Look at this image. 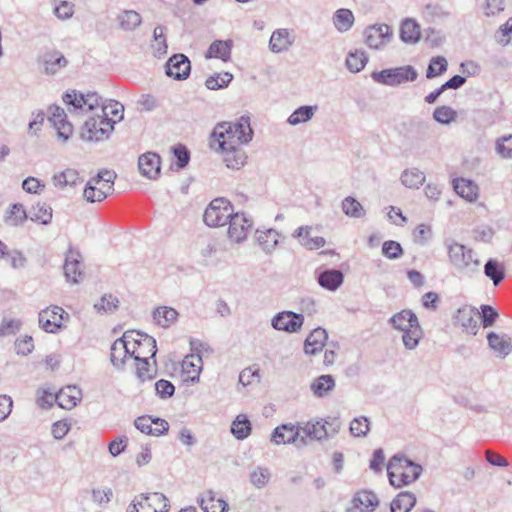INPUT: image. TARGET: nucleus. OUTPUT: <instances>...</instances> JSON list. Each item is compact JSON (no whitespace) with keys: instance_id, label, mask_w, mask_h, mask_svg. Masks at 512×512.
<instances>
[{"instance_id":"obj_35","label":"nucleus","mask_w":512,"mask_h":512,"mask_svg":"<svg viewBox=\"0 0 512 512\" xmlns=\"http://www.w3.org/2000/svg\"><path fill=\"white\" fill-rule=\"evenodd\" d=\"M455 192L468 202H474L478 198V186L465 178L455 179L453 182Z\"/></svg>"},{"instance_id":"obj_51","label":"nucleus","mask_w":512,"mask_h":512,"mask_svg":"<svg viewBox=\"0 0 512 512\" xmlns=\"http://www.w3.org/2000/svg\"><path fill=\"white\" fill-rule=\"evenodd\" d=\"M448 62L443 56H435L430 59L426 70V78L433 79L441 76L447 71Z\"/></svg>"},{"instance_id":"obj_8","label":"nucleus","mask_w":512,"mask_h":512,"mask_svg":"<svg viewBox=\"0 0 512 512\" xmlns=\"http://www.w3.org/2000/svg\"><path fill=\"white\" fill-rule=\"evenodd\" d=\"M228 239L235 244L243 243L253 227V219L244 212H234L228 220Z\"/></svg>"},{"instance_id":"obj_41","label":"nucleus","mask_w":512,"mask_h":512,"mask_svg":"<svg viewBox=\"0 0 512 512\" xmlns=\"http://www.w3.org/2000/svg\"><path fill=\"white\" fill-rule=\"evenodd\" d=\"M252 426L247 415L239 414L233 420L230 431L238 440H244L251 434Z\"/></svg>"},{"instance_id":"obj_64","label":"nucleus","mask_w":512,"mask_h":512,"mask_svg":"<svg viewBox=\"0 0 512 512\" xmlns=\"http://www.w3.org/2000/svg\"><path fill=\"white\" fill-rule=\"evenodd\" d=\"M119 300L117 297L109 294L104 295L98 303L94 305L95 309L103 312H113L118 308Z\"/></svg>"},{"instance_id":"obj_31","label":"nucleus","mask_w":512,"mask_h":512,"mask_svg":"<svg viewBox=\"0 0 512 512\" xmlns=\"http://www.w3.org/2000/svg\"><path fill=\"white\" fill-rule=\"evenodd\" d=\"M220 152L223 154V161L230 169L239 170L246 163L247 156L241 145L229 146V148L220 150Z\"/></svg>"},{"instance_id":"obj_58","label":"nucleus","mask_w":512,"mask_h":512,"mask_svg":"<svg viewBox=\"0 0 512 512\" xmlns=\"http://www.w3.org/2000/svg\"><path fill=\"white\" fill-rule=\"evenodd\" d=\"M497 154L503 159H512V135L498 138L495 143Z\"/></svg>"},{"instance_id":"obj_49","label":"nucleus","mask_w":512,"mask_h":512,"mask_svg":"<svg viewBox=\"0 0 512 512\" xmlns=\"http://www.w3.org/2000/svg\"><path fill=\"white\" fill-rule=\"evenodd\" d=\"M333 23L339 32H346L354 23L353 13L349 9H339L333 17Z\"/></svg>"},{"instance_id":"obj_10","label":"nucleus","mask_w":512,"mask_h":512,"mask_svg":"<svg viewBox=\"0 0 512 512\" xmlns=\"http://www.w3.org/2000/svg\"><path fill=\"white\" fill-rule=\"evenodd\" d=\"M134 336H137L134 330L127 331L123 336L114 341L111 346L110 361L112 365L118 369H123L127 359L131 358V347Z\"/></svg>"},{"instance_id":"obj_56","label":"nucleus","mask_w":512,"mask_h":512,"mask_svg":"<svg viewBox=\"0 0 512 512\" xmlns=\"http://www.w3.org/2000/svg\"><path fill=\"white\" fill-rule=\"evenodd\" d=\"M353 437H365L370 431V421L366 416L354 418L349 427Z\"/></svg>"},{"instance_id":"obj_48","label":"nucleus","mask_w":512,"mask_h":512,"mask_svg":"<svg viewBox=\"0 0 512 512\" xmlns=\"http://www.w3.org/2000/svg\"><path fill=\"white\" fill-rule=\"evenodd\" d=\"M343 213L351 218H362L365 216V209L354 197L348 196L341 203Z\"/></svg>"},{"instance_id":"obj_54","label":"nucleus","mask_w":512,"mask_h":512,"mask_svg":"<svg viewBox=\"0 0 512 512\" xmlns=\"http://www.w3.org/2000/svg\"><path fill=\"white\" fill-rule=\"evenodd\" d=\"M233 75L229 72L216 73L208 77L205 86L209 90H216L227 87L232 81Z\"/></svg>"},{"instance_id":"obj_47","label":"nucleus","mask_w":512,"mask_h":512,"mask_svg":"<svg viewBox=\"0 0 512 512\" xmlns=\"http://www.w3.org/2000/svg\"><path fill=\"white\" fill-rule=\"evenodd\" d=\"M485 275L497 286L505 277L504 266L495 259H489L484 266Z\"/></svg>"},{"instance_id":"obj_27","label":"nucleus","mask_w":512,"mask_h":512,"mask_svg":"<svg viewBox=\"0 0 512 512\" xmlns=\"http://www.w3.org/2000/svg\"><path fill=\"white\" fill-rule=\"evenodd\" d=\"M328 339L325 329L318 327L314 329L304 342V352L307 355H315L322 351Z\"/></svg>"},{"instance_id":"obj_37","label":"nucleus","mask_w":512,"mask_h":512,"mask_svg":"<svg viewBox=\"0 0 512 512\" xmlns=\"http://www.w3.org/2000/svg\"><path fill=\"white\" fill-rule=\"evenodd\" d=\"M391 325L400 331L410 329L414 324H419L418 318L411 310H402L390 319Z\"/></svg>"},{"instance_id":"obj_16","label":"nucleus","mask_w":512,"mask_h":512,"mask_svg":"<svg viewBox=\"0 0 512 512\" xmlns=\"http://www.w3.org/2000/svg\"><path fill=\"white\" fill-rule=\"evenodd\" d=\"M64 310L59 306H51L39 313V326L46 332L56 333L62 327Z\"/></svg>"},{"instance_id":"obj_57","label":"nucleus","mask_w":512,"mask_h":512,"mask_svg":"<svg viewBox=\"0 0 512 512\" xmlns=\"http://www.w3.org/2000/svg\"><path fill=\"white\" fill-rule=\"evenodd\" d=\"M79 180V173L75 169H66L63 172L54 175L53 181L56 186L76 185Z\"/></svg>"},{"instance_id":"obj_17","label":"nucleus","mask_w":512,"mask_h":512,"mask_svg":"<svg viewBox=\"0 0 512 512\" xmlns=\"http://www.w3.org/2000/svg\"><path fill=\"white\" fill-rule=\"evenodd\" d=\"M366 44L373 49H380L390 42L392 30L386 24L374 25L365 30Z\"/></svg>"},{"instance_id":"obj_12","label":"nucleus","mask_w":512,"mask_h":512,"mask_svg":"<svg viewBox=\"0 0 512 512\" xmlns=\"http://www.w3.org/2000/svg\"><path fill=\"white\" fill-rule=\"evenodd\" d=\"M304 323V316L292 311H282L277 313L271 320V325L275 330L288 333H297L301 330Z\"/></svg>"},{"instance_id":"obj_25","label":"nucleus","mask_w":512,"mask_h":512,"mask_svg":"<svg viewBox=\"0 0 512 512\" xmlns=\"http://www.w3.org/2000/svg\"><path fill=\"white\" fill-rule=\"evenodd\" d=\"M140 173L148 179H156L161 170L160 156L154 152L142 154L138 159Z\"/></svg>"},{"instance_id":"obj_53","label":"nucleus","mask_w":512,"mask_h":512,"mask_svg":"<svg viewBox=\"0 0 512 512\" xmlns=\"http://www.w3.org/2000/svg\"><path fill=\"white\" fill-rule=\"evenodd\" d=\"M423 17L429 22H436L447 18L450 13L439 4H427L422 11Z\"/></svg>"},{"instance_id":"obj_30","label":"nucleus","mask_w":512,"mask_h":512,"mask_svg":"<svg viewBox=\"0 0 512 512\" xmlns=\"http://www.w3.org/2000/svg\"><path fill=\"white\" fill-rule=\"evenodd\" d=\"M81 390L76 386H67L55 395V401L64 409H72L81 400Z\"/></svg>"},{"instance_id":"obj_24","label":"nucleus","mask_w":512,"mask_h":512,"mask_svg":"<svg viewBox=\"0 0 512 512\" xmlns=\"http://www.w3.org/2000/svg\"><path fill=\"white\" fill-rule=\"evenodd\" d=\"M295 41L293 31L280 28L273 31L269 40V49L273 53H282L290 49Z\"/></svg>"},{"instance_id":"obj_5","label":"nucleus","mask_w":512,"mask_h":512,"mask_svg":"<svg viewBox=\"0 0 512 512\" xmlns=\"http://www.w3.org/2000/svg\"><path fill=\"white\" fill-rule=\"evenodd\" d=\"M63 101L72 107L69 108L70 112H91L95 115L100 112L101 104L104 103L102 98L95 92L84 95L76 90L66 92L63 95Z\"/></svg>"},{"instance_id":"obj_43","label":"nucleus","mask_w":512,"mask_h":512,"mask_svg":"<svg viewBox=\"0 0 512 512\" xmlns=\"http://www.w3.org/2000/svg\"><path fill=\"white\" fill-rule=\"evenodd\" d=\"M400 38L405 43H416L420 38L419 25L412 19L403 21L400 28Z\"/></svg>"},{"instance_id":"obj_46","label":"nucleus","mask_w":512,"mask_h":512,"mask_svg":"<svg viewBox=\"0 0 512 512\" xmlns=\"http://www.w3.org/2000/svg\"><path fill=\"white\" fill-rule=\"evenodd\" d=\"M52 209L45 203H38L32 207L29 212V218L34 221L47 225L52 220Z\"/></svg>"},{"instance_id":"obj_20","label":"nucleus","mask_w":512,"mask_h":512,"mask_svg":"<svg viewBox=\"0 0 512 512\" xmlns=\"http://www.w3.org/2000/svg\"><path fill=\"white\" fill-rule=\"evenodd\" d=\"M479 315V311L476 308L463 306L458 309L455 319L465 333L476 335L479 329Z\"/></svg>"},{"instance_id":"obj_28","label":"nucleus","mask_w":512,"mask_h":512,"mask_svg":"<svg viewBox=\"0 0 512 512\" xmlns=\"http://www.w3.org/2000/svg\"><path fill=\"white\" fill-rule=\"evenodd\" d=\"M343 281L344 275L337 269L319 271L317 275L318 284L328 291H336L342 285Z\"/></svg>"},{"instance_id":"obj_38","label":"nucleus","mask_w":512,"mask_h":512,"mask_svg":"<svg viewBox=\"0 0 512 512\" xmlns=\"http://www.w3.org/2000/svg\"><path fill=\"white\" fill-rule=\"evenodd\" d=\"M152 53L157 58H162L167 54L166 28L162 25L155 27L153 32V41L151 43Z\"/></svg>"},{"instance_id":"obj_50","label":"nucleus","mask_w":512,"mask_h":512,"mask_svg":"<svg viewBox=\"0 0 512 512\" xmlns=\"http://www.w3.org/2000/svg\"><path fill=\"white\" fill-rule=\"evenodd\" d=\"M402 341L406 349L414 350L418 344L420 339L422 338L423 331L420 324H414L410 329L402 331Z\"/></svg>"},{"instance_id":"obj_61","label":"nucleus","mask_w":512,"mask_h":512,"mask_svg":"<svg viewBox=\"0 0 512 512\" xmlns=\"http://www.w3.org/2000/svg\"><path fill=\"white\" fill-rule=\"evenodd\" d=\"M433 118L441 124H449L456 118V112L449 106H440L434 110Z\"/></svg>"},{"instance_id":"obj_13","label":"nucleus","mask_w":512,"mask_h":512,"mask_svg":"<svg viewBox=\"0 0 512 512\" xmlns=\"http://www.w3.org/2000/svg\"><path fill=\"white\" fill-rule=\"evenodd\" d=\"M63 269L68 282L76 284L83 280L82 256L78 250L72 247L69 248L66 253Z\"/></svg>"},{"instance_id":"obj_15","label":"nucleus","mask_w":512,"mask_h":512,"mask_svg":"<svg viewBox=\"0 0 512 512\" xmlns=\"http://www.w3.org/2000/svg\"><path fill=\"white\" fill-rule=\"evenodd\" d=\"M48 121L57 130V135L63 141H67L73 133L72 124L67 121V115L63 108L51 106L49 108Z\"/></svg>"},{"instance_id":"obj_14","label":"nucleus","mask_w":512,"mask_h":512,"mask_svg":"<svg viewBox=\"0 0 512 512\" xmlns=\"http://www.w3.org/2000/svg\"><path fill=\"white\" fill-rule=\"evenodd\" d=\"M328 421L319 420L316 422L309 421L300 425L301 434L305 437V440H326L329 437L336 435L339 432V425L337 424L330 432L326 426Z\"/></svg>"},{"instance_id":"obj_36","label":"nucleus","mask_w":512,"mask_h":512,"mask_svg":"<svg viewBox=\"0 0 512 512\" xmlns=\"http://www.w3.org/2000/svg\"><path fill=\"white\" fill-rule=\"evenodd\" d=\"M426 176L418 168L405 169L400 176L401 183L409 189H419L425 182Z\"/></svg>"},{"instance_id":"obj_3","label":"nucleus","mask_w":512,"mask_h":512,"mask_svg":"<svg viewBox=\"0 0 512 512\" xmlns=\"http://www.w3.org/2000/svg\"><path fill=\"white\" fill-rule=\"evenodd\" d=\"M447 249L449 261L459 273L471 275L479 270L480 261L472 249L455 241L449 242Z\"/></svg>"},{"instance_id":"obj_33","label":"nucleus","mask_w":512,"mask_h":512,"mask_svg":"<svg viewBox=\"0 0 512 512\" xmlns=\"http://www.w3.org/2000/svg\"><path fill=\"white\" fill-rule=\"evenodd\" d=\"M232 46L233 43L231 40H215L210 44L205 57L207 59L219 58L222 61L227 62L231 58Z\"/></svg>"},{"instance_id":"obj_21","label":"nucleus","mask_w":512,"mask_h":512,"mask_svg":"<svg viewBox=\"0 0 512 512\" xmlns=\"http://www.w3.org/2000/svg\"><path fill=\"white\" fill-rule=\"evenodd\" d=\"M141 512H168V499L162 493L142 494L138 499Z\"/></svg>"},{"instance_id":"obj_39","label":"nucleus","mask_w":512,"mask_h":512,"mask_svg":"<svg viewBox=\"0 0 512 512\" xmlns=\"http://www.w3.org/2000/svg\"><path fill=\"white\" fill-rule=\"evenodd\" d=\"M311 391L316 397H325L335 388V379L332 375H321L310 385Z\"/></svg>"},{"instance_id":"obj_22","label":"nucleus","mask_w":512,"mask_h":512,"mask_svg":"<svg viewBox=\"0 0 512 512\" xmlns=\"http://www.w3.org/2000/svg\"><path fill=\"white\" fill-rule=\"evenodd\" d=\"M113 191L110 184L101 182L96 176L91 178L84 189L83 196L90 203L101 202L106 199Z\"/></svg>"},{"instance_id":"obj_4","label":"nucleus","mask_w":512,"mask_h":512,"mask_svg":"<svg viewBox=\"0 0 512 512\" xmlns=\"http://www.w3.org/2000/svg\"><path fill=\"white\" fill-rule=\"evenodd\" d=\"M233 213L234 207L228 199L224 197L215 198L206 207L203 221L208 227H222L228 223Z\"/></svg>"},{"instance_id":"obj_7","label":"nucleus","mask_w":512,"mask_h":512,"mask_svg":"<svg viewBox=\"0 0 512 512\" xmlns=\"http://www.w3.org/2000/svg\"><path fill=\"white\" fill-rule=\"evenodd\" d=\"M112 122L107 118L104 120L93 114L89 117L81 128V138L86 141H101L108 138L112 132Z\"/></svg>"},{"instance_id":"obj_40","label":"nucleus","mask_w":512,"mask_h":512,"mask_svg":"<svg viewBox=\"0 0 512 512\" xmlns=\"http://www.w3.org/2000/svg\"><path fill=\"white\" fill-rule=\"evenodd\" d=\"M416 504V497L413 493L405 491L399 493L390 505L391 512H410Z\"/></svg>"},{"instance_id":"obj_45","label":"nucleus","mask_w":512,"mask_h":512,"mask_svg":"<svg viewBox=\"0 0 512 512\" xmlns=\"http://www.w3.org/2000/svg\"><path fill=\"white\" fill-rule=\"evenodd\" d=\"M120 28L125 31L136 29L142 22V17L134 10H125L118 15Z\"/></svg>"},{"instance_id":"obj_55","label":"nucleus","mask_w":512,"mask_h":512,"mask_svg":"<svg viewBox=\"0 0 512 512\" xmlns=\"http://www.w3.org/2000/svg\"><path fill=\"white\" fill-rule=\"evenodd\" d=\"M271 472L266 467L258 466L250 473V482L257 489L264 488L270 481Z\"/></svg>"},{"instance_id":"obj_52","label":"nucleus","mask_w":512,"mask_h":512,"mask_svg":"<svg viewBox=\"0 0 512 512\" xmlns=\"http://www.w3.org/2000/svg\"><path fill=\"white\" fill-rule=\"evenodd\" d=\"M368 58L364 51L350 52L346 58L347 69L353 73L360 72L366 65Z\"/></svg>"},{"instance_id":"obj_19","label":"nucleus","mask_w":512,"mask_h":512,"mask_svg":"<svg viewBox=\"0 0 512 512\" xmlns=\"http://www.w3.org/2000/svg\"><path fill=\"white\" fill-rule=\"evenodd\" d=\"M488 347L499 359H505L512 353V338L505 333L489 332L487 334Z\"/></svg>"},{"instance_id":"obj_11","label":"nucleus","mask_w":512,"mask_h":512,"mask_svg":"<svg viewBox=\"0 0 512 512\" xmlns=\"http://www.w3.org/2000/svg\"><path fill=\"white\" fill-rule=\"evenodd\" d=\"M137 336H134L133 344L131 347V358L134 360H143L154 358L157 353L156 340L144 333L135 331Z\"/></svg>"},{"instance_id":"obj_32","label":"nucleus","mask_w":512,"mask_h":512,"mask_svg":"<svg viewBox=\"0 0 512 512\" xmlns=\"http://www.w3.org/2000/svg\"><path fill=\"white\" fill-rule=\"evenodd\" d=\"M123 113H124V106L115 100H105L104 103L101 104L100 112L96 115L101 117L103 120L104 118H107L112 122V126L114 127V124L117 121H120L123 119Z\"/></svg>"},{"instance_id":"obj_23","label":"nucleus","mask_w":512,"mask_h":512,"mask_svg":"<svg viewBox=\"0 0 512 512\" xmlns=\"http://www.w3.org/2000/svg\"><path fill=\"white\" fill-rule=\"evenodd\" d=\"M353 507L347 508L346 512H372L379 505L377 495L368 490L357 492L352 499Z\"/></svg>"},{"instance_id":"obj_44","label":"nucleus","mask_w":512,"mask_h":512,"mask_svg":"<svg viewBox=\"0 0 512 512\" xmlns=\"http://www.w3.org/2000/svg\"><path fill=\"white\" fill-rule=\"evenodd\" d=\"M202 359L199 355H188L182 362L183 372L188 374L191 381L199 380L202 369Z\"/></svg>"},{"instance_id":"obj_34","label":"nucleus","mask_w":512,"mask_h":512,"mask_svg":"<svg viewBox=\"0 0 512 512\" xmlns=\"http://www.w3.org/2000/svg\"><path fill=\"white\" fill-rule=\"evenodd\" d=\"M178 316L177 310L169 306H159L152 313L154 322L162 328H169L177 321Z\"/></svg>"},{"instance_id":"obj_1","label":"nucleus","mask_w":512,"mask_h":512,"mask_svg":"<svg viewBox=\"0 0 512 512\" xmlns=\"http://www.w3.org/2000/svg\"><path fill=\"white\" fill-rule=\"evenodd\" d=\"M253 130L250 126V118L242 116L235 123L223 122L215 126L210 146L216 151L224 150L229 146H238L251 141Z\"/></svg>"},{"instance_id":"obj_9","label":"nucleus","mask_w":512,"mask_h":512,"mask_svg":"<svg viewBox=\"0 0 512 512\" xmlns=\"http://www.w3.org/2000/svg\"><path fill=\"white\" fill-rule=\"evenodd\" d=\"M275 445L294 444L297 447L307 445L305 437L301 434L300 424L293 425L291 423L277 426L270 437Z\"/></svg>"},{"instance_id":"obj_42","label":"nucleus","mask_w":512,"mask_h":512,"mask_svg":"<svg viewBox=\"0 0 512 512\" xmlns=\"http://www.w3.org/2000/svg\"><path fill=\"white\" fill-rule=\"evenodd\" d=\"M318 107L310 106V105H304L297 108L287 119L288 124L292 126H296L302 123H307L310 121L313 116L315 115V112L317 111Z\"/></svg>"},{"instance_id":"obj_2","label":"nucleus","mask_w":512,"mask_h":512,"mask_svg":"<svg viewBox=\"0 0 512 512\" xmlns=\"http://www.w3.org/2000/svg\"><path fill=\"white\" fill-rule=\"evenodd\" d=\"M422 466L403 455H394L387 465V474L392 486L400 488L414 483L422 473Z\"/></svg>"},{"instance_id":"obj_63","label":"nucleus","mask_w":512,"mask_h":512,"mask_svg":"<svg viewBox=\"0 0 512 512\" xmlns=\"http://www.w3.org/2000/svg\"><path fill=\"white\" fill-rule=\"evenodd\" d=\"M382 253L385 257L389 259H398L402 256L403 249L400 243L393 240H389L383 243Z\"/></svg>"},{"instance_id":"obj_59","label":"nucleus","mask_w":512,"mask_h":512,"mask_svg":"<svg viewBox=\"0 0 512 512\" xmlns=\"http://www.w3.org/2000/svg\"><path fill=\"white\" fill-rule=\"evenodd\" d=\"M200 506L204 512H225L228 509V504L222 499H202Z\"/></svg>"},{"instance_id":"obj_6","label":"nucleus","mask_w":512,"mask_h":512,"mask_svg":"<svg viewBox=\"0 0 512 512\" xmlns=\"http://www.w3.org/2000/svg\"><path fill=\"white\" fill-rule=\"evenodd\" d=\"M372 79L383 85L398 86L406 82H413L418 77V72L411 65L375 71L371 74Z\"/></svg>"},{"instance_id":"obj_26","label":"nucleus","mask_w":512,"mask_h":512,"mask_svg":"<svg viewBox=\"0 0 512 512\" xmlns=\"http://www.w3.org/2000/svg\"><path fill=\"white\" fill-rule=\"evenodd\" d=\"M44 72L48 75L56 74L60 69L66 67L68 61L64 55L57 50H49L43 53L39 59Z\"/></svg>"},{"instance_id":"obj_60","label":"nucleus","mask_w":512,"mask_h":512,"mask_svg":"<svg viewBox=\"0 0 512 512\" xmlns=\"http://www.w3.org/2000/svg\"><path fill=\"white\" fill-rule=\"evenodd\" d=\"M29 216L22 204H13L11 207L10 215L7 217V222L12 226L22 224Z\"/></svg>"},{"instance_id":"obj_29","label":"nucleus","mask_w":512,"mask_h":512,"mask_svg":"<svg viewBox=\"0 0 512 512\" xmlns=\"http://www.w3.org/2000/svg\"><path fill=\"white\" fill-rule=\"evenodd\" d=\"M279 237L280 233L272 228L257 229L255 232L256 241L266 254H271L276 249L279 244Z\"/></svg>"},{"instance_id":"obj_18","label":"nucleus","mask_w":512,"mask_h":512,"mask_svg":"<svg viewBox=\"0 0 512 512\" xmlns=\"http://www.w3.org/2000/svg\"><path fill=\"white\" fill-rule=\"evenodd\" d=\"M190 71V60L184 54H174L166 63V74L176 80L187 79Z\"/></svg>"},{"instance_id":"obj_62","label":"nucleus","mask_w":512,"mask_h":512,"mask_svg":"<svg viewBox=\"0 0 512 512\" xmlns=\"http://www.w3.org/2000/svg\"><path fill=\"white\" fill-rule=\"evenodd\" d=\"M480 309L479 319H481L483 327L488 328L493 326L498 318L497 311L490 305H481Z\"/></svg>"}]
</instances>
